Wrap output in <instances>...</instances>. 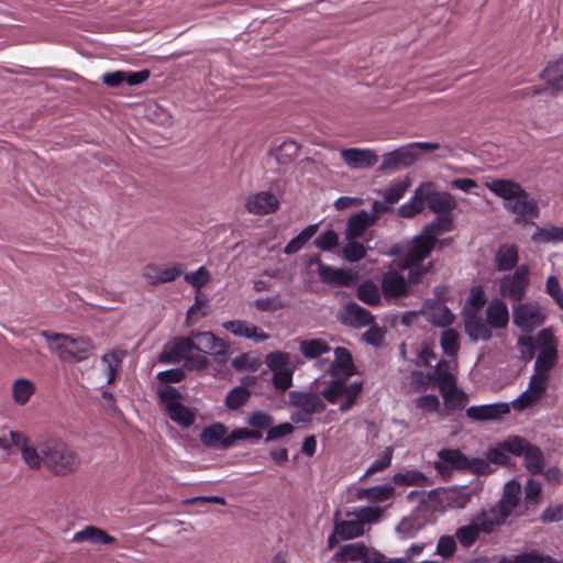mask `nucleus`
Returning a JSON list of instances; mask_svg holds the SVG:
<instances>
[{"instance_id":"nucleus-49","label":"nucleus","mask_w":563,"mask_h":563,"mask_svg":"<svg viewBox=\"0 0 563 563\" xmlns=\"http://www.w3.org/2000/svg\"><path fill=\"white\" fill-rule=\"evenodd\" d=\"M455 537L462 547L470 548L478 540L479 528L472 521L470 525L457 528Z\"/></svg>"},{"instance_id":"nucleus-50","label":"nucleus","mask_w":563,"mask_h":563,"mask_svg":"<svg viewBox=\"0 0 563 563\" xmlns=\"http://www.w3.org/2000/svg\"><path fill=\"white\" fill-rule=\"evenodd\" d=\"M342 256L351 263L358 262L366 256V247L357 240H347L342 249Z\"/></svg>"},{"instance_id":"nucleus-18","label":"nucleus","mask_w":563,"mask_h":563,"mask_svg":"<svg viewBox=\"0 0 563 563\" xmlns=\"http://www.w3.org/2000/svg\"><path fill=\"white\" fill-rule=\"evenodd\" d=\"M376 223V216H369V212L362 210L347 219L344 235L346 240H357L362 238L368 228Z\"/></svg>"},{"instance_id":"nucleus-64","label":"nucleus","mask_w":563,"mask_h":563,"mask_svg":"<svg viewBox=\"0 0 563 563\" xmlns=\"http://www.w3.org/2000/svg\"><path fill=\"white\" fill-rule=\"evenodd\" d=\"M254 306L260 311L274 312L287 307L277 296L256 299Z\"/></svg>"},{"instance_id":"nucleus-43","label":"nucleus","mask_w":563,"mask_h":563,"mask_svg":"<svg viewBox=\"0 0 563 563\" xmlns=\"http://www.w3.org/2000/svg\"><path fill=\"white\" fill-rule=\"evenodd\" d=\"M440 345L448 356H456L460 350V335L455 329H446L441 333Z\"/></svg>"},{"instance_id":"nucleus-13","label":"nucleus","mask_w":563,"mask_h":563,"mask_svg":"<svg viewBox=\"0 0 563 563\" xmlns=\"http://www.w3.org/2000/svg\"><path fill=\"white\" fill-rule=\"evenodd\" d=\"M439 461L434 462V468L440 473L449 471H466L467 456L457 449H442L438 453Z\"/></svg>"},{"instance_id":"nucleus-47","label":"nucleus","mask_w":563,"mask_h":563,"mask_svg":"<svg viewBox=\"0 0 563 563\" xmlns=\"http://www.w3.org/2000/svg\"><path fill=\"white\" fill-rule=\"evenodd\" d=\"M251 398V391L245 387L232 388L225 397V406L231 410L243 407Z\"/></svg>"},{"instance_id":"nucleus-54","label":"nucleus","mask_w":563,"mask_h":563,"mask_svg":"<svg viewBox=\"0 0 563 563\" xmlns=\"http://www.w3.org/2000/svg\"><path fill=\"white\" fill-rule=\"evenodd\" d=\"M530 442L519 435H512L501 442V448L515 456L523 455Z\"/></svg>"},{"instance_id":"nucleus-60","label":"nucleus","mask_w":563,"mask_h":563,"mask_svg":"<svg viewBox=\"0 0 563 563\" xmlns=\"http://www.w3.org/2000/svg\"><path fill=\"white\" fill-rule=\"evenodd\" d=\"M232 366L235 371H251L255 372L261 366V361L256 357L251 356L247 353H243L238 355L232 361Z\"/></svg>"},{"instance_id":"nucleus-26","label":"nucleus","mask_w":563,"mask_h":563,"mask_svg":"<svg viewBox=\"0 0 563 563\" xmlns=\"http://www.w3.org/2000/svg\"><path fill=\"white\" fill-rule=\"evenodd\" d=\"M347 520L341 519V511L336 510L333 516V526L342 540L354 539L364 533L363 520L356 517H349Z\"/></svg>"},{"instance_id":"nucleus-3","label":"nucleus","mask_w":563,"mask_h":563,"mask_svg":"<svg viewBox=\"0 0 563 563\" xmlns=\"http://www.w3.org/2000/svg\"><path fill=\"white\" fill-rule=\"evenodd\" d=\"M157 395L161 402L165 406L168 417L174 422L183 428H189L195 423V413L179 401L183 395L177 388L170 385H163L157 388Z\"/></svg>"},{"instance_id":"nucleus-25","label":"nucleus","mask_w":563,"mask_h":563,"mask_svg":"<svg viewBox=\"0 0 563 563\" xmlns=\"http://www.w3.org/2000/svg\"><path fill=\"white\" fill-rule=\"evenodd\" d=\"M539 77L547 82L552 95L563 91V57L549 62Z\"/></svg>"},{"instance_id":"nucleus-29","label":"nucleus","mask_w":563,"mask_h":563,"mask_svg":"<svg viewBox=\"0 0 563 563\" xmlns=\"http://www.w3.org/2000/svg\"><path fill=\"white\" fill-rule=\"evenodd\" d=\"M432 186V183H424L420 185L416 189L411 199L399 207L398 214L402 218H412L420 213L424 208L426 189H430Z\"/></svg>"},{"instance_id":"nucleus-8","label":"nucleus","mask_w":563,"mask_h":563,"mask_svg":"<svg viewBox=\"0 0 563 563\" xmlns=\"http://www.w3.org/2000/svg\"><path fill=\"white\" fill-rule=\"evenodd\" d=\"M194 338L197 341L196 350L210 353L219 364H224L229 360L230 344L225 340L216 336L212 332H197Z\"/></svg>"},{"instance_id":"nucleus-42","label":"nucleus","mask_w":563,"mask_h":563,"mask_svg":"<svg viewBox=\"0 0 563 563\" xmlns=\"http://www.w3.org/2000/svg\"><path fill=\"white\" fill-rule=\"evenodd\" d=\"M558 361V349H541L536 363H534V372H542L548 374L554 366Z\"/></svg>"},{"instance_id":"nucleus-4","label":"nucleus","mask_w":563,"mask_h":563,"mask_svg":"<svg viewBox=\"0 0 563 563\" xmlns=\"http://www.w3.org/2000/svg\"><path fill=\"white\" fill-rule=\"evenodd\" d=\"M530 286V268L522 264L511 274L504 275L499 280V294L503 298L521 302Z\"/></svg>"},{"instance_id":"nucleus-15","label":"nucleus","mask_w":563,"mask_h":563,"mask_svg":"<svg viewBox=\"0 0 563 563\" xmlns=\"http://www.w3.org/2000/svg\"><path fill=\"white\" fill-rule=\"evenodd\" d=\"M231 439V433H228V427L221 422L206 427L200 433V441L207 448L229 449L232 445H227V443Z\"/></svg>"},{"instance_id":"nucleus-52","label":"nucleus","mask_w":563,"mask_h":563,"mask_svg":"<svg viewBox=\"0 0 563 563\" xmlns=\"http://www.w3.org/2000/svg\"><path fill=\"white\" fill-rule=\"evenodd\" d=\"M246 423L258 431L268 430L274 423V417L266 411H253L246 418Z\"/></svg>"},{"instance_id":"nucleus-45","label":"nucleus","mask_w":563,"mask_h":563,"mask_svg":"<svg viewBox=\"0 0 563 563\" xmlns=\"http://www.w3.org/2000/svg\"><path fill=\"white\" fill-rule=\"evenodd\" d=\"M448 362L441 360L435 368L434 375L430 376L431 379L438 383L441 393L452 389L455 387L454 376L446 369H442V366H446Z\"/></svg>"},{"instance_id":"nucleus-59","label":"nucleus","mask_w":563,"mask_h":563,"mask_svg":"<svg viewBox=\"0 0 563 563\" xmlns=\"http://www.w3.org/2000/svg\"><path fill=\"white\" fill-rule=\"evenodd\" d=\"M207 303V295L201 290H197L195 296V302L186 313V323L189 324L192 316L196 313H200L201 317H206L209 313V311L206 309Z\"/></svg>"},{"instance_id":"nucleus-1","label":"nucleus","mask_w":563,"mask_h":563,"mask_svg":"<svg viewBox=\"0 0 563 563\" xmlns=\"http://www.w3.org/2000/svg\"><path fill=\"white\" fill-rule=\"evenodd\" d=\"M485 186L497 197L504 200V208L516 214V222L529 224L540 216V208L527 190L512 179L495 178Z\"/></svg>"},{"instance_id":"nucleus-17","label":"nucleus","mask_w":563,"mask_h":563,"mask_svg":"<svg viewBox=\"0 0 563 563\" xmlns=\"http://www.w3.org/2000/svg\"><path fill=\"white\" fill-rule=\"evenodd\" d=\"M426 202L428 208L439 216H451V211L456 208L455 198L446 191H437L426 189Z\"/></svg>"},{"instance_id":"nucleus-12","label":"nucleus","mask_w":563,"mask_h":563,"mask_svg":"<svg viewBox=\"0 0 563 563\" xmlns=\"http://www.w3.org/2000/svg\"><path fill=\"white\" fill-rule=\"evenodd\" d=\"M325 372L332 377L349 378L356 374V368L353 363L351 352L343 347L338 346L334 349V361L329 364Z\"/></svg>"},{"instance_id":"nucleus-2","label":"nucleus","mask_w":563,"mask_h":563,"mask_svg":"<svg viewBox=\"0 0 563 563\" xmlns=\"http://www.w3.org/2000/svg\"><path fill=\"white\" fill-rule=\"evenodd\" d=\"M38 468L43 465L57 476L75 473L80 466L78 453L70 449L63 440L48 438L38 441Z\"/></svg>"},{"instance_id":"nucleus-56","label":"nucleus","mask_w":563,"mask_h":563,"mask_svg":"<svg viewBox=\"0 0 563 563\" xmlns=\"http://www.w3.org/2000/svg\"><path fill=\"white\" fill-rule=\"evenodd\" d=\"M442 395L448 409L462 408L468 400L467 395L462 390H457L455 387L444 391Z\"/></svg>"},{"instance_id":"nucleus-30","label":"nucleus","mask_w":563,"mask_h":563,"mask_svg":"<svg viewBox=\"0 0 563 563\" xmlns=\"http://www.w3.org/2000/svg\"><path fill=\"white\" fill-rule=\"evenodd\" d=\"M519 261L518 247L515 244H501L495 253V267L498 272L515 268Z\"/></svg>"},{"instance_id":"nucleus-6","label":"nucleus","mask_w":563,"mask_h":563,"mask_svg":"<svg viewBox=\"0 0 563 563\" xmlns=\"http://www.w3.org/2000/svg\"><path fill=\"white\" fill-rule=\"evenodd\" d=\"M547 314L539 307L538 302H518L512 307V321L525 332H532L543 324Z\"/></svg>"},{"instance_id":"nucleus-48","label":"nucleus","mask_w":563,"mask_h":563,"mask_svg":"<svg viewBox=\"0 0 563 563\" xmlns=\"http://www.w3.org/2000/svg\"><path fill=\"white\" fill-rule=\"evenodd\" d=\"M471 497L472 493L466 487L451 488L446 492L445 501L451 508H464Z\"/></svg>"},{"instance_id":"nucleus-27","label":"nucleus","mask_w":563,"mask_h":563,"mask_svg":"<svg viewBox=\"0 0 563 563\" xmlns=\"http://www.w3.org/2000/svg\"><path fill=\"white\" fill-rule=\"evenodd\" d=\"M464 329L470 340L473 342L479 340L488 341L493 336L490 327L476 313H470L465 317Z\"/></svg>"},{"instance_id":"nucleus-20","label":"nucleus","mask_w":563,"mask_h":563,"mask_svg":"<svg viewBox=\"0 0 563 563\" xmlns=\"http://www.w3.org/2000/svg\"><path fill=\"white\" fill-rule=\"evenodd\" d=\"M290 404L302 411L313 415L325 410V404L314 393L292 390L289 393Z\"/></svg>"},{"instance_id":"nucleus-63","label":"nucleus","mask_w":563,"mask_h":563,"mask_svg":"<svg viewBox=\"0 0 563 563\" xmlns=\"http://www.w3.org/2000/svg\"><path fill=\"white\" fill-rule=\"evenodd\" d=\"M272 383L280 391L287 390L292 385V368L273 372Z\"/></svg>"},{"instance_id":"nucleus-7","label":"nucleus","mask_w":563,"mask_h":563,"mask_svg":"<svg viewBox=\"0 0 563 563\" xmlns=\"http://www.w3.org/2000/svg\"><path fill=\"white\" fill-rule=\"evenodd\" d=\"M41 336H43L47 341H68L71 345L69 346L70 351V361L82 362L87 360L95 352V344L88 336H78L74 338L69 334L57 333L43 330L41 332Z\"/></svg>"},{"instance_id":"nucleus-38","label":"nucleus","mask_w":563,"mask_h":563,"mask_svg":"<svg viewBox=\"0 0 563 563\" xmlns=\"http://www.w3.org/2000/svg\"><path fill=\"white\" fill-rule=\"evenodd\" d=\"M394 492L395 489L390 485H377L358 490L357 498L368 499L371 501H385L393 496Z\"/></svg>"},{"instance_id":"nucleus-24","label":"nucleus","mask_w":563,"mask_h":563,"mask_svg":"<svg viewBox=\"0 0 563 563\" xmlns=\"http://www.w3.org/2000/svg\"><path fill=\"white\" fill-rule=\"evenodd\" d=\"M318 274L322 283L335 287L350 286L355 280V274L350 269L335 268L328 265H320Z\"/></svg>"},{"instance_id":"nucleus-33","label":"nucleus","mask_w":563,"mask_h":563,"mask_svg":"<svg viewBox=\"0 0 563 563\" xmlns=\"http://www.w3.org/2000/svg\"><path fill=\"white\" fill-rule=\"evenodd\" d=\"M335 555L349 561H361L372 558V553L363 542L344 544L340 547Z\"/></svg>"},{"instance_id":"nucleus-58","label":"nucleus","mask_w":563,"mask_h":563,"mask_svg":"<svg viewBox=\"0 0 563 563\" xmlns=\"http://www.w3.org/2000/svg\"><path fill=\"white\" fill-rule=\"evenodd\" d=\"M313 244L321 251H332L339 245V235L335 231L328 230L319 234Z\"/></svg>"},{"instance_id":"nucleus-44","label":"nucleus","mask_w":563,"mask_h":563,"mask_svg":"<svg viewBox=\"0 0 563 563\" xmlns=\"http://www.w3.org/2000/svg\"><path fill=\"white\" fill-rule=\"evenodd\" d=\"M531 239L536 243L563 241V227L551 225L549 228H537Z\"/></svg>"},{"instance_id":"nucleus-35","label":"nucleus","mask_w":563,"mask_h":563,"mask_svg":"<svg viewBox=\"0 0 563 563\" xmlns=\"http://www.w3.org/2000/svg\"><path fill=\"white\" fill-rule=\"evenodd\" d=\"M452 221L451 216H439L435 221L428 223L421 233L437 244L438 235L452 230Z\"/></svg>"},{"instance_id":"nucleus-55","label":"nucleus","mask_w":563,"mask_h":563,"mask_svg":"<svg viewBox=\"0 0 563 563\" xmlns=\"http://www.w3.org/2000/svg\"><path fill=\"white\" fill-rule=\"evenodd\" d=\"M455 320V316L452 313L448 306H441L433 312H431L429 317V321L437 327H449Z\"/></svg>"},{"instance_id":"nucleus-41","label":"nucleus","mask_w":563,"mask_h":563,"mask_svg":"<svg viewBox=\"0 0 563 563\" xmlns=\"http://www.w3.org/2000/svg\"><path fill=\"white\" fill-rule=\"evenodd\" d=\"M124 355H125V352L122 350H118V349L112 350L111 352L102 355L101 360L103 363L107 364V368H108V384H111L114 382L117 373L122 367V360H123Z\"/></svg>"},{"instance_id":"nucleus-19","label":"nucleus","mask_w":563,"mask_h":563,"mask_svg":"<svg viewBox=\"0 0 563 563\" xmlns=\"http://www.w3.org/2000/svg\"><path fill=\"white\" fill-rule=\"evenodd\" d=\"M10 439L11 446L21 451L25 464L32 470H38V442L35 446L30 445L29 438L20 431H10Z\"/></svg>"},{"instance_id":"nucleus-53","label":"nucleus","mask_w":563,"mask_h":563,"mask_svg":"<svg viewBox=\"0 0 563 563\" xmlns=\"http://www.w3.org/2000/svg\"><path fill=\"white\" fill-rule=\"evenodd\" d=\"M346 379L347 378H343V389H344L343 396H345V400L340 405L341 411L350 410L352 408V406L355 404V401L362 390V383H353L351 385H346L345 384Z\"/></svg>"},{"instance_id":"nucleus-51","label":"nucleus","mask_w":563,"mask_h":563,"mask_svg":"<svg viewBox=\"0 0 563 563\" xmlns=\"http://www.w3.org/2000/svg\"><path fill=\"white\" fill-rule=\"evenodd\" d=\"M265 363L272 372L290 368V355L280 351L271 352L266 355Z\"/></svg>"},{"instance_id":"nucleus-10","label":"nucleus","mask_w":563,"mask_h":563,"mask_svg":"<svg viewBox=\"0 0 563 563\" xmlns=\"http://www.w3.org/2000/svg\"><path fill=\"white\" fill-rule=\"evenodd\" d=\"M245 209L251 214L266 216L279 208L278 198L271 191H260L250 195L245 200Z\"/></svg>"},{"instance_id":"nucleus-34","label":"nucleus","mask_w":563,"mask_h":563,"mask_svg":"<svg viewBox=\"0 0 563 563\" xmlns=\"http://www.w3.org/2000/svg\"><path fill=\"white\" fill-rule=\"evenodd\" d=\"M525 466L533 475H539L543 472L544 457L541 449L534 444L527 448L523 453Z\"/></svg>"},{"instance_id":"nucleus-14","label":"nucleus","mask_w":563,"mask_h":563,"mask_svg":"<svg viewBox=\"0 0 563 563\" xmlns=\"http://www.w3.org/2000/svg\"><path fill=\"white\" fill-rule=\"evenodd\" d=\"M340 321L352 328H363L372 325L375 321L374 316L367 309L361 307L354 301L345 305Z\"/></svg>"},{"instance_id":"nucleus-46","label":"nucleus","mask_w":563,"mask_h":563,"mask_svg":"<svg viewBox=\"0 0 563 563\" xmlns=\"http://www.w3.org/2000/svg\"><path fill=\"white\" fill-rule=\"evenodd\" d=\"M548 555L532 550L529 552H521L512 556H503L498 563H547Z\"/></svg>"},{"instance_id":"nucleus-5","label":"nucleus","mask_w":563,"mask_h":563,"mask_svg":"<svg viewBox=\"0 0 563 563\" xmlns=\"http://www.w3.org/2000/svg\"><path fill=\"white\" fill-rule=\"evenodd\" d=\"M437 244L428 239L423 233L416 235L409 243L405 255L398 261L397 267L400 271H407L422 263L435 249Z\"/></svg>"},{"instance_id":"nucleus-11","label":"nucleus","mask_w":563,"mask_h":563,"mask_svg":"<svg viewBox=\"0 0 563 563\" xmlns=\"http://www.w3.org/2000/svg\"><path fill=\"white\" fill-rule=\"evenodd\" d=\"M380 288L385 299L407 297L411 294L407 279L395 271L383 275Z\"/></svg>"},{"instance_id":"nucleus-22","label":"nucleus","mask_w":563,"mask_h":563,"mask_svg":"<svg viewBox=\"0 0 563 563\" xmlns=\"http://www.w3.org/2000/svg\"><path fill=\"white\" fill-rule=\"evenodd\" d=\"M222 327L236 336L252 339L255 342H264L269 335L258 327L243 320H230L222 323Z\"/></svg>"},{"instance_id":"nucleus-16","label":"nucleus","mask_w":563,"mask_h":563,"mask_svg":"<svg viewBox=\"0 0 563 563\" xmlns=\"http://www.w3.org/2000/svg\"><path fill=\"white\" fill-rule=\"evenodd\" d=\"M509 412L510 407L507 402L472 406L466 409V416L473 421L498 420Z\"/></svg>"},{"instance_id":"nucleus-37","label":"nucleus","mask_w":563,"mask_h":563,"mask_svg":"<svg viewBox=\"0 0 563 563\" xmlns=\"http://www.w3.org/2000/svg\"><path fill=\"white\" fill-rule=\"evenodd\" d=\"M357 298L366 305L378 306L380 292L378 286L372 280H365L357 287Z\"/></svg>"},{"instance_id":"nucleus-32","label":"nucleus","mask_w":563,"mask_h":563,"mask_svg":"<svg viewBox=\"0 0 563 563\" xmlns=\"http://www.w3.org/2000/svg\"><path fill=\"white\" fill-rule=\"evenodd\" d=\"M299 152L300 145L294 140H287L275 150L274 155L279 165L287 166L295 162Z\"/></svg>"},{"instance_id":"nucleus-40","label":"nucleus","mask_w":563,"mask_h":563,"mask_svg":"<svg viewBox=\"0 0 563 563\" xmlns=\"http://www.w3.org/2000/svg\"><path fill=\"white\" fill-rule=\"evenodd\" d=\"M35 387L33 383L26 378H19L12 387L13 399L18 405H25L34 394Z\"/></svg>"},{"instance_id":"nucleus-61","label":"nucleus","mask_w":563,"mask_h":563,"mask_svg":"<svg viewBox=\"0 0 563 563\" xmlns=\"http://www.w3.org/2000/svg\"><path fill=\"white\" fill-rule=\"evenodd\" d=\"M186 283L197 290H200L210 280V274L205 266L199 267L196 272L186 273L184 276Z\"/></svg>"},{"instance_id":"nucleus-62","label":"nucleus","mask_w":563,"mask_h":563,"mask_svg":"<svg viewBox=\"0 0 563 563\" xmlns=\"http://www.w3.org/2000/svg\"><path fill=\"white\" fill-rule=\"evenodd\" d=\"M545 292L563 310V289L555 276L551 275L547 278Z\"/></svg>"},{"instance_id":"nucleus-9","label":"nucleus","mask_w":563,"mask_h":563,"mask_svg":"<svg viewBox=\"0 0 563 563\" xmlns=\"http://www.w3.org/2000/svg\"><path fill=\"white\" fill-rule=\"evenodd\" d=\"M418 158L419 154L408 144L385 154L378 169L380 172L398 170L413 165Z\"/></svg>"},{"instance_id":"nucleus-39","label":"nucleus","mask_w":563,"mask_h":563,"mask_svg":"<svg viewBox=\"0 0 563 563\" xmlns=\"http://www.w3.org/2000/svg\"><path fill=\"white\" fill-rule=\"evenodd\" d=\"M318 228V224H310L305 228L297 236L286 244L284 252L286 254L297 253L317 233Z\"/></svg>"},{"instance_id":"nucleus-31","label":"nucleus","mask_w":563,"mask_h":563,"mask_svg":"<svg viewBox=\"0 0 563 563\" xmlns=\"http://www.w3.org/2000/svg\"><path fill=\"white\" fill-rule=\"evenodd\" d=\"M73 541H89L93 544H111L115 542V538L110 536L106 530L101 528L95 526H87L85 529L74 534Z\"/></svg>"},{"instance_id":"nucleus-21","label":"nucleus","mask_w":563,"mask_h":563,"mask_svg":"<svg viewBox=\"0 0 563 563\" xmlns=\"http://www.w3.org/2000/svg\"><path fill=\"white\" fill-rule=\"evenodd\" d=\"M341 157L344 163L354 169L369 168L377 163V155L371 150L361 148H343Z\"/></svg>"},{"instance_id":"nucleus-28","label":"nucleus","mask_w":563,"mask_h":563,"mask_svg":"<svg viewBox=\"0 0 563 563\" xmlns=\"http://www.w3.org/2000/svg\"><path fill=\"white\" fill-rule=\"evenodd\" d=\"M486 322L490 329H505L509 322V311L505 301L494 299L486 308Z\"/></svg>"},{"instance_id":"nucleus-36","label":"nucleus","mask_w":563,"mask_h":563,"mask_svg":"<svg viewBox=\"0 0 563 563\" xmlns=\"http://www.w3.org/2000/svg\"><path fill=\"white\" fill-rule=\"evenodd\" d=\"M299 351L307 358H317L331 351V346L322 339L302 340Z\"/></svg>"},{"instance_id":"nucleus-23","label":"nucleus","mask_w":563,"mask_h":563,"mask_svg":"<svg viewBox=\"0 0 563 563\" xmlns=\"http://www.w3.org/2000/svg\"><path fill=\"white\" fill-rule=\"evenodd\" d=\"M195 350V342L190 338L180 336L175 339L172 346L165 349L159 354V362L162 363H179L186 361V354Z\"/></svg>"},{"instance_id":"nucleus-57","label":"nucleus","mask_w":563,"mask_h":563,"mask_svg":"<svg viewBox=\"0 0 563 563\" xmlns=\"http://www.w3.org/2000/svg\"><path fill=\"white\" fill-rule=\"evenodd\" d=\"M334 379L325 386L321 395L325 400H328L331 404H335L340 397L343 396L344 389H343V378L342 377H333Z\"/></svg>"}]
</instances>
